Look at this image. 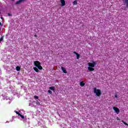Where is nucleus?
Returning a JSON list of instances; mask_svg holds the SVG:
<instances>
[{"label": "nucleus", "mask_w": 128, "mask_h": 128, "mask_svg": "<svg viewBox=\"0 0 128 128\" xmlns=\"http://www.w3.org/2000/svg\"><path fill=\"white\" fill-rule=\"evenodd\" d=\"M16 70L17 72H20V66H17L16 67Z\"/></svg>", "instance_id": "f8f14e48"}, {"label": "nucleus", "mask_w": 128, "mask_h": 128, "mask_svg": "<svg viewBox=\"0 0 128 128\" xmlns=\"http://www.w3.org/2000/svg\"><path fill=\"white\" fill-rule=\"evenodd\" d=\"M34 70H35V72H40L38 68L36 67H34Z\"/></svg>", "instance_id": "9d476101"}, {"label": "nucleus", "mask_w": 128, "mask_h": 128, "mask_svg": "<svg viewBox=\"0 0 128 128\" xmlns=\"http://www.w3.org/2000/svg\"><path fill=\"white\" fill-rule=\"evenodd\" d=\"M16 114H18V116H20V112H18V111H15Z\"/></svg>", "instance_id": "412c9836"}, {"label": "nucleus", "mask_w": 128, "mask_h": 128, "mask_svg": "<svg viewBox=\"0 0 128 128\" xmlns=\"http://www.w3.org/2000/svg\"><path fill=\"white\" fill-rule=\"evenodd\" d=\"M0 26H2V22H0Z\"/></svg>", "instance_id": "c85d7f7f"}, {"label": "nucleus", "mask_w": 128, "mask_h": 128, "mask_svg": "<svg viewBox=\"0 0 128 128\" xmlns=\"http://www.w3.org/2000/svg\"><path fill=\"white\" fill-rule=\"evenodd\" d=\"M34 36L35 38H38V35H37V34H35V35Z\"/></svg>", "instance_id": "b1692460"}, {"label": "nucleus", "mask_w": 128, "mask_h": 128, "mask_svg": "<svg viewBox=\"0 0 128 128\" xmlns=\"http://www.w3.org/2000/svg\"><path fill=\"white\" fill-rule=\"evenodd\" d=\"M94 92L96 94L97 96H102V90L100 89H96V88H94Z\"/></svg>", "instance_id": "f257e3e1"}, {"label": "nucleus", "mask_w": 128, "mask_h": 128, "mask_svg": "<svg viewBox=\"0 0 128 128\" xmlns=\"http://www.w3.org/2000/svg\"><path fill=\"white\" fill-rule=\"evenodd\" d=\"M8 16H12V14H10V13H8Z\"/></svg>", "instance_id": "5701e85b"}, {"label": "nucleus", "mask_w": 128, "mask_h": 128, "mask_svg": "<svg viewBox=\"0 0 128 128\" xmlns=\"http://www.w3.org/2000/svg\"><path fill=\"white\" fill-rule=\"evenodd\" d=\"M34 100H38V96H34Z\"/></svg>", "instance_id": "a211bd4d"}, {"label": "nucleus", "mask_w": 128, "mask_h": 128, "mask_svg": "<svg viewBox=\"0 0 128 128\" xmlns=\"http://www.w3.org/2000/svg\"><path fill=\"white\" fill-rule=\"evenodd\" d=\"M60 2H61L62 6H66V0H60Z\"/></svg>", "instance_id": "39448f33"}, {"label": "nucleus", "mask_w": 128, "mask_h": 128, "mask_svg": "<svg viewBox=\"0 0 128 128\" xmlns=\"http://www.w3.org/2000/svg\"><path fill=\"white\" fill-rule=\"evenodd\" d=\"M88 70H89L90 72H94V68H92V67H88Z\"/></svg>", "instance_id": "0eeeda50"}, {"label": "nucleus", "mask_w": 128, "mask_h": 128, "mask_svg": "<svg viewBox=\"0 0 128 128\" xmlns=\"http://www.w3.org/2000/svg\"><path fill=\"white\" fill-rule=\"evenodd\" d=\"M19 116H20V118H22L23 120L24 118V115H22L21 114H20Z\"/></svg>", "instance_id": "6ab92c4d"}, {"label": "nucleus", "mask_w": 128, "mask_h": 128, "mask_svg": "<svg viewBox=\"0 0 128 128\" xmlns=\"http://www.w3.org/2000/svg\"><path fill=\"white\" fill-rule=\"evenodd\" d=\"M78 4V0H75L73 2V5L76 6Z\"/></svg>", "instance_id": "9b49d317"}, {"label": "nucleus", "mask_w": 128, "mask_h": 128, "mask_svg": "<svg viewBox=\"0 0 128 128\" xmlns=\"http://www.w3.org/2000/svg\"><path fill=\"white\" fill-rule=\"evenodd\" d=\"M122 2L126 4V8H128V0H122Z\"/></svg>", "instance_id": "423d86ee"}, {"label": "nucleus", "mask_w": 128, "mask_h": 128, "mask_svg": "<svg viewBox=\"0 0 128 128\" xmlns=\"http://www.w3.org/2000/svg\"><path fill=\"white\" fill-rule=\"evenodd\" d=\"M113 110L116 112L117 114H120V109H118V107H116V106L113 107Z\"/></svg>", "instance_id": "20e7f679"}, {"label": "nucleus", "mask_w": 128, "mask_h": 128, "mask_svg": "<svg viewBox=\"0 0 128 128\" xmlns=\"http://www.w3.org/2000/svg\"><path fill=\"white\" fill-rule=\"evenodd\" d=\"M122 124H125V126H128V123L124 121V120H122Z\"/></svg>", "instance_id": "f3484780"}, {"label": "nucleus", "mask_w": 128, "mask_h": 128, "mask_svg": "<svg viewBox=\"0 0 128 128\" xmlns=\"http://www.w3.org/2000/svg\"><path fill=\"white\" fill-rule=\"evenodd\" d=\"M61 68L64 74H66L67 72H66V68L62 66Z\"/></svg>", "instance_id": "6e6552de"}, {"label": "nucleus", "mask_w": 128, "mask_h": 128, "mask_svg": "<svg viewBox=\"0 0 128 128\" xmlns=\"http://www.w3.org/2000/svg\"><path fill=\"white\" fill-rule=\"evenodd\" d=\"M4 36H2V37L0 38V42H2V40H4Z\"/></svg>", "instance_id": "4468645a"}, {"label": "nucleus", "mask_w": 128, "mask_h": 128, "mask_svg": "<svg viewBox=\"0 0 128 128\" xmlns=\"http://www.w3.org/2000/svg\"><path fill=\"white\" fill-rule=\"evenodd\" d=\"M50 90H54V86L50 87Z\"/></svg>", "instance_id": "dca6fc26"}, {"label": "nucleus", "mask_w": 128, "mask_h": 128, "mask_svg": "<svg viewBox=\"0 0 128 128\" xmlns=\"http://www.w3.org/2000/svg\"><path fill=\"white\" fill-rule=\"evenodd\" d=\"M36 104H40V102H38V100H36Z\"/></svg>", "instance_id": "4be33fe9"}, {"label": "nucleus", "mask_w": 128, "mask_h": 128, "mask_svg": "<svg viewBox=\"0 0 128 128\" xmlns=\"http://www.w3.org/2000/svg\"><path fill=\"white\" fill-rule=\"evenodd\" d=\"M34 64L36 68H38V70H42V66H40V61H38V60L34 61Z\"/></svg>", "instance_id": "f03ea898"}, {"label": "nucleus", "mask_w": 128, "mask_h": 128, "mask_svg": "<svg viewBox=\"0 0 128 128\" xmlns=\"http://www.w3.org/2000/svg\"><path fill=\"white\" fill-rule=\"evenodd\" d=\"M48 92L50 94H52V92L50 90H48Z\"/></svg>", "instance_id": "aec40b11"}, {"label": "nucleus", "mask_w": 128, "mask_h": 128, "mask_svg": "<svg viewBox=\"0 0 128 128\" xmlns=\"http://www.w3.org/2000/svg\"><path fill=\"white\" fill-rule=\"evenodd\" d=\"M21 2H24L22 0H19L16 2V4H20Z\"/></svg>", "instance_id": "1a4fd4ad"}, {"label": "nucleus", "mask_w": 128, "mask_h": 128, "mask_svg": "<svg viewBox=\"0 0 128 128\" xmlns=\"http://www.w3.org/2000/svg\"><path fill=\"white\" fill-rule=\"evenodd\" d=\"M84 84H84V82H80V86H84Z\"/></svg>", "instance_id": "ddd939ff"}, {"label": "nucleus", "mask_w": 128, "mask_h": 128, "mask_svg": "<svg viewBox=\"0 0 128 128\" xmlns=\"http://www.w3.org/2000/svg\"><path fill=\"white\" fill-rule=\"evenodd\" d=\"M1 20H4V17H0Z\"/></svg>", "instance_id": "a878e982"}, {"label": "nucleus", "mask_w": 128, "mask_h": 128, "mask_svg": "<svg viewBox=\"0 0 128 128\" xmlns=\"http://www.w3.org/2000/svg\"><path fill=\"white\" fill-rule=\"evenodd\" d=\"M12 0L14 2V0Z\"/></svg>", "instance_id": "7c9ffc66"}, {"label": "nucleus", "mask_w": 128, "mask_h": 128, "mask_svg": "<svg viewBox=\"0 0 128 128\" xmlns=\"http://www.w3.org/2000/svg\"><path fill=\"white\" fill-rule=\"evenodd\" d=\"M76 58L77 60H80V54H78H78H76Z\"/></svg>", "instance_id": "2eb2a0df"}, {"label": "nucleus", "mask_w": 128, "mask_h": 128, "mask_svg": "<svg viewBox=\"0 0 128 128\" xmlns=\"http://www.w3.org/2000/svg\"><path fill=\"white\" fill-rule=\"evenodd\" d=\"M96 64V62L92 61V62H88V66L90 68H94Z\"/></svg>", "instance_id": "7ed1b4c3"}, {"label": "nucleus", "mask_w": 128, "mask_h": 128, "mask_svg": "<svg viewBox=\"0 0 128 128\" xmlns=\"http://www.w3.org/2000/svg\"><path fill=\"white\" fill-rule=\"evenodd\" d=\"M26 0H22V2H26Z\"/></svg>", "instance_id": "cd10ccee"}, {"label": "nucleus", "mask_w": 128, "mask_h": 128, "mask_svg": "<svg viewBox=\"0 0 128 128\" xmlns=\"http://www.w3.org/2000/svg\"><path fill=\"white\" fill-rule=\"evenodd\" d=\"M74 54H78V53H77V52H74Z\"/></svg>", "instance_id": "393cba45"}, {"label": "nucleus", "mask_w": 128, "mask_h": 128, "mask_svg": "<svg viewBox=\"0 0 128 128\" xmlns=\"http://www.w3.org/2000/svg\"><path fill=\"white\" fill-rule=\"evenodd\" d=\"M117 120H120V119H119V118H118Z\"/></svg>", "instance_id": "c756f323"}, {"label": "nucleus", "mask_w": 128, "mask_h": 128, "mask_svg": "<svg viewBox=\"0 0 128 128\" xmlns=\"http://www.w3.org/2000/svg\"><path fill=\"white\" fill-rule=\"evenodd\" d=\"M115 98H118V95L116 94L115 95Z\"/></svg>", "instance_id": "bb28decb"}]
</instances>
